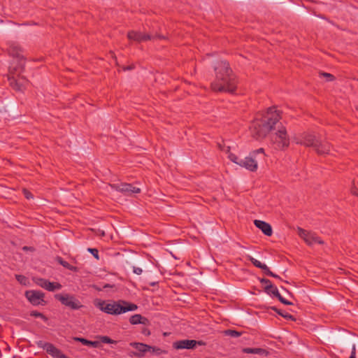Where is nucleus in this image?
<instances>
[{
    "mask_svg": "<svg viewBox=\"0 0 358 358\" xmlns=\"http://www.w3.org/2000/svg\"><path fill=\"white\" fill-rule=\"evenodd\" d=\"M280 118V114L275 108H270L266 112L258 114L250 127L251 135L256 139L264 138Z\"/></svg>",
    "mask_w": 358,
    "mask_h": 358,
    "instance_id": "f257e3e1",
    "label": "nucleus"
},
{
    "mask_svg": "<svg viewBox=\"0 0 358 358\" xmlns=\"http://www.w3.org/2000/svg\"><path fill=\"white\" fill-rule=\"evenodd\" d=\"M215 79L211 84L212 90L215 92H225L232 93L236 90V80L231 73L229 64L225 61H221L215 67Z\"/></svg>",
    "mask_w": 358,
    "mask_h": 358,
    "instance_id": "f03ea898",
    "label": "nucleus"
},
{
    "mask_svg": "<svg viewBox=\"0 0 358 358\" xmlns=\"http://www.w3.org/2000/svg\"><path fill=\"white\" fill-rule=\"evenodd\" d=\"M222 151L229 154L228 158L233 162L240 165L250 171H256L258 168V162L265 159V154L263 148L257 149L250 153L248 157L239 159L235 155L230 152V147L225 145H220Z\"/></svg>",
    "mask_w": 358,
    "mask_h": 358,
    "instance_id": "7ed1b4c3",
    "label": "nucleus"
},
{
    "mask_svg": "<svg viewBox=\"0 0 358 358\" xmlns=\"http://www.w3.org/2000/svg\"><path fill=\"white\" fill-rule=\"evenodd\" d=\"M21 52V48L15 44L10 45L8 49L9 55L13 57L12 66H10L8 80L11 87L16 91H20L22 86Z\"/></svg>",
    "mask_w": 358,
    "mask_h": 358,
    "instance_id": "20e7f679",
    "label": "nucleus"
},
{
    "mask_svg": "<svg viewBox=\"0 0 358 358\" xmlns=\"http://www.w3.org/2000/svg\"><path fill=\"white\" fill-rule=\"evenodd\" d=\"M94 304L100 310L109 315H115L129 311H134L138 308L136 304L124 300L107 302L104 300L96 299Z\"/></svg>",
    "mask_w": 358,
    "mask_h": 358,
    "instance_id": "39448f33",
    "label": "nucleus"
},
{
    "mask_svg": "<svg viewBox=\"0 0 358 358\" xmlns=\"http://www.w3.org/2000/svg\"><path fill=\"white\" fill-rule=\"evenodd\" d=\"M273 148L276 150H284L289 145V138L285 127L281 126L271 137Z\"/></svg>",
    "mask_w": 358,
    "mask_h": 358,
    "instance_id": "423d86ee",
    "label": "nucleus"
},
{
    "mask_svg": "<svg viewBox=\"0 0 358 358\" xmlns=\"http://www.w3.org/2000/svg\"><path fill=\"white\" fill-rule=\"evenodd\" d=\"M28 301L34 306H45L48 302L45 300V294L39 290H27L24 294Z\"/></svg>",
    "mask_w": 358,
    "mask_h": 358,
    "instance_id": "0eeeda50",
    "label": "nucleus"
},
{
    "mask_svg": "<svg viewBox=\"0 0 358 358\" xmlns=\"http://www.w3.org/2000/svg\"><path fill=\"white\" fill-rule=\"evenodd\" d=\"M55 298L59 301L62 304L73 310H78L83 306L80 302L73 295L69 294H57L55 295Z\"/></svg>",
    "mask_w": 358,
    "mask_h": 358,
    "instance_id": "6e6552de",
    "label": "nucleus"
},
{
    "mask_svg": "<svg viewBox=\"0 0 358 358\" xmlns=\"http://www.w3.org/2000/svg\"><path fill=\"white\" fill-rule=\"evenodd\" d=\"M298 235L308 245L323 244V241L314 232L306 231L302 228L297 229Z\"/></svg>",
    "mask_w": 358,
    "mask_h": 358,
    "instance_id": "1a4fd4ad",
    "label": "nucleus"
},
{
    "mask_svg": "<svg viewBox=\"0 0 358 358\" xmlns=\"http://www.w3.org/2000/svg\"><path fill=\"white\" fill-rule=\"evenodd\" d=\"M294 141L297 144L313 148L317 145V143L318 142L315 136L309 132H303L299 135H296L294 138Z\"/></svg>",
    "mask_w": 358,
    "mask_h": 358,
    "instance_id": "9d476101",
    "label": "nucleus"
},
{
    "mask_svg": "<svg viewBox=\"0 0 358 358\" xmlns=\"http://www.w3.org/2000/svg\"><path fill=\"white\" fill-rule=\"evenodd\" d=\"M110 186L112 189L122 192L127 196H131L141 192L139 187L128 183L113 184Z\"/></svg>",
    "mask_w": 358,
    "mask_h": 358,
    "instance_id": "9b49d317",
    "label": "nucleus"
},
{
    "mask_svg": "<svg viewBox=\"0 0 358 358\" xmlns=\"http://www.w3.org/2000/svg\"><path fill=\"white\" fill-rule=\"evenodd\" d=\"M196 345H203V343L202 341H196L195 340L185 339L174 342L173 346L177 350L194 349L196 348Z\"/></svg>",
    "mask_w": 358,
    "mask_h": 358,
    "instance_id": "f8f14e48",
    "label": "nucleus"
},
{
    "mask_svg": "<svg viewBox=\"0 0 358 358\" xmlns=\"http://www.w3.org/2000/svg\"><path fill=\"white\" fill-rule=\"evenodd\" d=\"M127 37L129 40L137 41V42H143L146 41L148 40H151L155 38V37L161 38L162 36L159 35L151 36L150 34H142L141 32L131 31L128 32Z\"/></svg>",
    "mask_w": 358,
    "mask_h": 358,
    "instance_id": "ddd939ff",
    "label": "nucleus"
},
{
    "mask_svg": "<svg viewBox=\"0 0 358 358\" xmlns=\"http://www.w3.org/2000/svg\"><path fill=\"white\" fill-rule=\"evenodd\" d=\"M130 345L136 348L138 351V352L132 353L134 356L138 357H142L144 353L150 351L152 348V346L148 345L147 344H144L143 343L133 342L130 343Z\"/></svg>",
    "mask_w": 358,
    "mask_h": 358,
    "instance_id": "4468645a",
    "label": "nucleus"
},
{
    "mask_svg": "<svg viewBox=\"0 0 358 358\" xmlns=\"http://www.w3.org/2000/svg\"><path fill=\"white\" fill-rule=\"evenodd\" d=\"M255 225L266 236H271L273 234L271 226L262 220H255L254 221Z\"/></svg>",
    "mask_w": 358,
    "mask_h": 358,
    "instance_id": "2eb2a0df",
    "label": "nucleus"
},
{
    "mask_svg": "<svg viewBox=\"0 0 358 358\" xmlns=\"http://www.w3.org/2000/svg\"><path fill=\"white\" fill-rule=\"evenodd\" d=\"M129 322L131 324H141L145 326L150 325V321L148 318L142 316L140 314H135L130 317Z\"/></svg>",
    "mask_w": 358,
    "mask_h": 358,
    "instance_id": "dca6fc26",
    "label": "nucleus"
},
{
    "mask_svg": "<svg viewBox=\"0 0 358 358\" xmlns=\"http://www.w3.org/2000/svg\"><path fill=\"white\" fill-rule=\"evenodd\" d=\"M318 155H327L330 152V145L328 143L317 142V145L314 148Z\"/></svg>",
    "mask_w": 358,
    "mask_h": 358,
    "instance_id": "f3484780",
    "label": "nucleus"
},
{
    "mask_svg": "<svg viewBox=\"0 0 358 358\" xmlns=\"http://www.w3.org/2000/svg\"><path fill=\"white\" fill-rule=\"evenodd\" d=\"M242 351H243V352L247 353V354H257V355H264V356H268L269 354L266 350L263 349V348H245L242 350Z\"/></svg>",
    "mask_w": 358,
    "mask_h": 358,
    "instance_id": "a211bd4d",
    "label": "nucleus"
},
{
    "mask_svg": "<svg viewBox=\"0 0 358 358\" xmlns=\"http://www.w3.org/2000/svg\"><path fill=\"white\" fill-rule=\"evenodd\" d=\"M46 352L52 355L54 358H59V356L61 354V351L55 348L52 344L51 343H46L44 347Z\"/></svg>",
    "mask_w": 358,
    "mask_h": 358,
    "instance_id": "6ab92c4d",
    "label": "nucleus"
},
{
    "mask_svg": "<svg viewBox=\"0 0 358 358\" xmlns=\"http://www.w3.org/2000/svg\"><path fill=\"white\" fill-rule=\"evenodd\" d=\"M75 340L82 343L85 345L92 346L93 348H97L99 344L98 341H92L83 338H75Z\"/></svg>",
    "mask_w": 358,
    "mask_h": 358,
    "instance_id": "aec40b11",
    "label": "nucleus"
},
{
    "mask_svg": "<svg viewBox=\"0 0 358 358\" xmlns=\"http://www.w3.org/2000/svg\"><path fill=\"white\" fill-rule=\"evenodd\" d=\"M265 291L268 294L273 295L275 297H277L280 294V293L278 290V288L275 286H274L273 285L265 286Z\"/></svg>",
    "mask_w": 358,
    "mask_h": 358,
    "instance_id": "412c9836",
    "label": "nucleus"
},
{
    "mask_svg": "<svg viewBox=\"0 0 358 358\" xmlns=\"http://www.w3.org/2000/svg\"><path fill=\"white\" fill-rule=\"evenodd\" d=\"M62 288V285L59 282H53L48 281L47 289L49 292H54L55 290H59Z\"/></svg>",
    "mask_w": 358,
    "mask_h": 358,
    "instance_id": "4be33fe9",
    "label": "nucleus"
},
{
    "mask_svg": "<svg viewBox=\"0 0 358 358\" xmlns=\"http://www.w3.org/2000/svg\"><path fill=\"white\" fill-rule=\"evenodd\" d=\"M48 281L49 280L44 279V278H37L35 282L39 287H41L45 289H47Z\"/></svg>",
    "mask_w": 358,
    "mask_h": 358,
    "instance_id": "5701e85b",
    "label": "nucleus"
},
{
    "mask_svg": "<svg viewBox=\"0 0 358 358\" xmlns=\"http://www.w3.org/2000/svg\"><path fill=\"white\" fill-rule=\"evenodd\" d=\"M29 315L31 317H39L41 319H42L44 321H47L48 320V318L43 315L41 313H39L36 310H33V311H31Z\"/></svg>",
    "mask_w": 358,
    "mask_h": 358,
    "instance_id": "b1692460",
    "label": "nucleus"
},
{
    "mask_svg": "<svg viewBox=\"0 0 358 358\" xmlns=\"http://www.w3.org/2000/svg\"><path fill=\"white\" fill-rule=\"evenodd\" d=\"M248 259L253 264L254 266L259 268H262L264 264L251 256H248Z\"/></svg>",
    "mask_w": 358,
    "mask_h": 358,
    "instance_id": "393cba45",
    "label": "nucleus"
},
{
    "mask_svg": "<svg viewBox=\"0 0 358 358\" xmlns=\"http://www.w3.org/2000/svg\"><path fill=\"white\" fill-rule=\"evenodd\" d=\"M224 333L226 335L234 337V338L239 337L241 335V332L235 331V330H231V329L225 331Z\"/></svg>",
    "mask_w": 358,
    "mask_h": 358,
    "instance_id": "a878e982",
    "label": "nucleus"
},
{
    "mask_svg": "<svg viewBox=\"0 0 358 358\" xmlns=\"http://www.w3.org/2000/svg\"><path fill=\"white\" fill-rule=\"evenodd\" d=\"M100 341L103 343H115L116 341L110 338L108 336H103L100 337Z\"/></svg>",
    "mask_w": 358,
    "mask_h": 358,
    "instance_id": "bb28decb",
    "label": "nucleus"
},
{
    "mask_svg": "<svg viewBox=\"0 0 358 358\" xmlns=\"http://www.w3.org/2000/svg\"><path fill=\"white\" fill-rule=\"evenodd\" d=\"M87 251L90 252L96 259H99V251L96 248H88Z\"/></svg>",
    "mask_w": 358,
    "mask_h": 358,
    "instance_id": "cd10ccee",
    "label": "nucleus"
},
{
    "mask_svg": "<svg viewBox=\"0 0 358 358\" xmlns=\"http://www.w3.org/2000/svg\"><path fill=\"white\" fill-rule=\"evenodd\" d=\"M264 273L267 275H273V273L269 269V268L264 264L261 268Z\"/></svg>",
    "mask_w": 358,
    "mask_h": 358,
    "instance_id": "c85d7f7f",
    "label": "nucleus"
},
{
    "mask_svg": "<svg viewBox=\"0 0 358 358\" xmlns=\"http://www.w3.org/2000/svg\"><path fill=\"white\" fill-rule=\"evenodd\" d=\"M59 262L65 268H67L71 271L76 270V268L74 266H71L67 262L60 260Z\"/></svg>",
    "mask_w": 358,
    "mask_h": 358,
    "instance_id": "c756f323",
    "label": "nucleus"
},
{
    "mask_svg": "<svg viewBox=\"0 0 358 358\" xmlns=\"http://www.w3.org/2000/svg\"><path fill=\"white\" fill-rule=\"evenodd\" d=\"M277 298L279 299V301L285 305H291L292 304L291 302L283 298L280 294H279Z\"/></svg>",
    "mask_w": 358,
    "mask_h": 358,
    "instance_id": "7c9ffc66",
    "label": "nucleus"
},
{
    "mask_svg": "<svg viewBox=\"0 0 358 358\" xmlns=\"http://www.w3.org/2000/svg\"><path fill=\"white\" fill-rule=\"evenodd\" d=\"M321 76L325 77L327 80L331 81L334 79V76L330 73H322Z\"/></svg>",
    "mask_w": 358,
    "mask_h": 358,
    "instance_id": "2f4dec72",
    "label": "nucleus"
},
{
    "mask_svg": "<svg viewBox=\"0 0 358 358\" xmlns=\"http://www.w3.org/2000/svg\"><path fill=\"white\" fill-rule=\"evenodd\" d=\"M150 351H152L153 353H155L157 355H160L162 352H164V351H163L162 349H160L159 348L152 347V346Z\"/></svg>",
    "mask_w": 358,
    "mask_h": 358,
    "instance_id": "473e14b6",
    "label": "nucleus"
},
{
    "mask_svg": "<svg viewBox=\"0 0 358 358\" xmlns=\"http://www.w3.org/2000/svg\"><path fill=\"white\" fill-rule=\"evenodd\" d=\"M133 272L136 275H141L143 273V270L139 267L133 266Z\"/></svg>",
    "mask_w": 358,
    "mask_h": 358,
    "instance_id": "72a5a7b5",
    "label": "nucleus"
},
{
    "mask_svg": "<svg viewBox=\"0 0 358 358\" xmlns=\"http://www.w3.org/2000/svg\"><path fill=\"white\" fill-rule=\"evenodd\" d=\"M355 355H356V345H355V344H353L352 346L351 355L350 356L349 358H356Z\"/></svg>",
    "mask_w": 358,
    "mask_h": 358,
    "instance_id": "f704fd0d",
    "label": "nucleus"
},
{
    "mask_svg": "<svg viewBox=\"0 0 358 358\" xmlns=\"http://www.w3.org/2000/svg\"><path fill=\"white\" fill-rule=\"evenodd\" d=\"M24 196H25L27 199H33V195L29 192L27 191L24 189Z\"/></svg>",
    "mask_w": 358,
    "mask_h": 358,
    "instance_id": "c9c22d12",
    "label": "nucleus"
},
{
    "mask_svg": "<svg viewBox=\"0 0 358 358\" xmlns=\"http://www.w3.org/2000/svg\"><path fill=\"white\" fill-rule=\"evenodd\" d=\"M260 282L262 283V284H264L265 286L266 285H272V283L271 282L268 280V279H266V278H263L260 280Z\"/></svg>",
    "mask_w": 358,
    "mask_h": 358,
    "instance_id": "e433bc0d",
    "label": "nucleus"
},
{
    "mask_svg": "<svg viewBox=\"0 0 358 358\" xmlns=\"http://www.w3.org/2000/svg\"><path fill=\"white\" fill-rule=\"evenodd\" d=\"M134 69L133 66H127L126 67H124L123 70L124 71H127V70H131V69Z\"/></svg>",
    "mask_w": 358,
    "mask_h": 358,
    "instance_id": "4c0bfd02",
    "label": "nucleus"
},
{
    "mask_svg": "<svg viewBox=\"0 0 358 358\" xmlns=\"http://www.w3.org/2000/svg\"><path fill=\"white\" fill-rule=\"evenodd\" d=\"M278 313H279L280 315H281L282 316H283L284 317H292V315H289V314H282V313H280V312H278Z\"/></svg>",
    "mask_w": 358,
    "mask_h": 358,
    "instance_id": "58836bf2",
    "label": "nucleus"
},
{
    "mask_svg": "<svg viewBox=\"0 0 358 358\" xmlns=\"http://www.w3.org/2000/svg\"><path fill=\"white\" fill-rule=\"evenodd\" d=\"M17 280L21 283L22 282V276L21 275H17Z\"/></svg>",
    "mask_w": 358,
    "mask_h": 358,
    "instance_id": "ea45409f",
    "label": "nucleus"
},
{
    "mask_svg": "<svg viewBox=\"0 0 358 358\" xmlns=\"http://www.w3.org/2000/svg\"><path fill=\"white\" fill-rule=\"evenodd\" d=\"M143 334H145V335H149V334H150V331H148V330H145V331H143Z\"/></svg>",
    "mask_w": 358,
    "mask_h": 358,
    "instance_id": "a19ab883",
    "label": "nucleus"
},
{
    "mask_svg": "<svg viewBox=\"0 0 358 358\" xmlns=\"http://www.w3.org/2000/svg\"><path fill=\"white\" fill-rule=\"evenodd\" d=\"M271 276L273 277V278H279L280 279V277L278 275L275 274L274 273H273V275H271Z\"/></svg>",
    "mask_w": 358,
    "mask_h": 358,
    "instance_id": "79ce46f5",
    "label": "nucleus"
},
{
    "mask_svg": "<svg viewBox=\"0 0 358 358\" xmlns=\"http://www.w3.org/2000/svg\"><path fill=\"white\" fill-rule=\"evenodd\" d=\"M23 250H30V248H27V247H24L23 248Z\"/></svg>",
    "mask_w": 358,
    "mask_h": 358,
    "instance_id": "37998d69",
    "label": "nucleus"
},
{
    "mask_svg": "<svg viewBox=\"0 0 358 358\" xmlns=\"http://www.w3.org/2000/svg\"><path fill=\"white\" fill-rule=\"evenodd\" d=\"M155 284H156L155 282H151L150 285L154 286V285H155Z\"/></svg>",
    "mask_w": 358,
    "mask_h": 358,
    "instance_id": "c03bdc74",
    "label": "nucleus"
},
{
    "mask_svg": "<svg viewBox=\"0 0 358 358\" xmlns=\"http://www.w3.org/2000/svg\"><path fill=\"white\" fill-rule=\"evenodd\" d=\"M357 110H358V107H357Z\"/></svg>",
    "mask_w": 358,
    "mask_h": 358,
    "instance_id": "a18cd8bd",
    "label": "nucleus"
}]
</instances>
